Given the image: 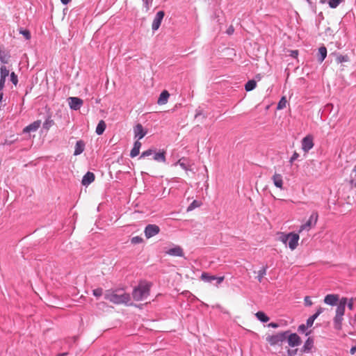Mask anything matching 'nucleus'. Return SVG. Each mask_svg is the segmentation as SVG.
I'll return each instance as SVG.
<instances>
[{
	"mask_svg": "<svg viewBox=\"0 0 356 356\" xmlns=\"http://www.w3.org/2000/svg\"><path fill=\"white\" fill-rule=\"evenodd\" d=\"M122 291V289L106 290L104 293V298L115 305H128L131 300L130 295Z\"/></svg>",
	"mask_w": 356,
	"mask_h": 356,
	"instance_id": "obj_1",
	"label": "nucleus"
},
{
	"mask_svg": "<svg viewBox=\"0 0 356 356\" xmlns=\"http://www.w3.org/2000/svg\"><path fill=\"white\" fill-rule=\"evenodd\" d=\"M152 286V283L141 281L138 284L137 286H136L132 291V297L136 301H142L146 299L150 292V288Z\"/></svg>",
	"mask_w": 356,
	"mask_h": 356,
	"instance_id": "obj_2",
	"label": "nucleus"
},
{
	"mask_svg": "<svg viewBox=\"0 0 356 356\" xmlns=\"http://www.w3.org/2000/svg\"><path fill=\"white\" fill-rule=\"evenodd\" d=\"M299 234L298 233L290 232L289 234H282L280 237V240L284 244L288 243L289 248L293 250H295L298 245L299 241Z\"/></svg>",
	"mask_w": 356,
	"mask_h": 356,
	"instance_id": "obj_3",
	"label": "nucleus"
},
{
	"mask_svg": "<svg viewBox=\"0 0 356 356\" xmlns=\"http://www.w3.org/2000/svg\"><path fill=\"white\" fill-rule=\"evenodd\" d=\"M289 333V331H285L277 333L276 334L268 336L266 337V341L270 346L278 345L286 339Z\"/></svg>",
	"mask_w": 356,
	"mask_h": 356,
	"instance_id": "obj_4",
	"label": "nucleus"
},
{
	"mask_svg": "<svg viewBox=\"0 0 356 356\" xmlns=\"http://www.w3.org/2000/svg\"><path fill=\"white\" fill-rule=\"evenodd\" d=\"M318 214L316 211H314L310 216L308 220L303 225H300L298 233H301L304 231L309 232L312 227H314L316 225L318 221Z\"/></svg>",
	"mask_w": 356,
	"mask_h": 356,
	"instance_id": "obj_5",
	"label": "nucleus"
},
{
	"mask_svg": "<svg viewBox=\"0 0 356 356\" xmlns=\"http://www.w3.org/2000/svg\"><path fill=\"white\" fill-rule=\"evenodd\" d=\"M302 149L307 153L310 149L314 147V137L312 135H307L302 139L301 141Z\"/></svg>",
	"mask_w": 356,
	"mask_h": 356,
	"instance_id": "obj_6",
	"label": "nucleus"
},
{
	"mask_svg": "<svg viewBox=\"0 0 356 356\" xmlns=\"http://www.w3.org/2000/svg\"><path fill=\"white\" fill-rule=\"evenodd\" d=\"M160 232V228L155 224L147 225L144 230L145 236L147 238H149L158 234Z\"/></svg>",
	"mask_w": 356,
	"mask_h": 356,
	"instance_id": "obj_7",
	"label": "nucleus"
},
{
	"mask_svg": "<svg viewBox=\"0 0 356 356\" xmlns=\"http://www.w3.org/2000/svg\"><path fill=\"white\" fill-rule=\"evenodd\" d=\"M69 106L72 110H79L83 104L81 99L75 97H70L67 99Z\"/></svg>",
	"mask_w": 356,
	"mask_h": 356,
	"instance_id": "obj_8",
	"label": "nucleus"
},
{
	"mask_svg": "<svg viewBox=\"0 0 356 356\" xmlns=\"http://www.w3.org/2000/svg\"><path fill=\"white\" fill-rule=\"evenodd\" d=\"M165 13L163 10L159 11L153 20L152 29L153 31H156L161 26V22L164 17Z\"/></svg>",
	"mask_w": 356,
	"mask_h": 356,
	"instance_id": "obj_9",
	"label": "nucleus"
},
{
	"mask_svg": "<svg viewBox=\"0 0 356 356\" xmlns=\"http://www.w3.org/2000/svg\"><path fill=\"white\" fill-rule=\"evenodd\" d=\"M286 339H288L289 345L291 347L298 346L301 343V339L296 333H289Z\"/></svg>",
	"mask_w": 356,
	"mask_h": 356,
	"instance_id": "obj_10",
	"label": "nucleus"
},
{
	"mask_svg": "<svg viewBox=\"0 0 356 356\" xmlns=\"http://www.w3.org/2000/svg\"><path fill=\"white\" fill-rule=\"evenodd\" d=\"M165 254L173 257H184L183 249L179 245H175L173 248H170L165 251Z\"/></svg>",
	"mask_w": 356,
	"mask_h": 356,
	"instance_id": "obj_11",
	"label": "nucleus"
},
{
	"mask_svg": "<svg viewBox=\"0 0 356 356\" xmlns=\"http://www.w3.org/2000/svg\"><path fill=\"white\" fill-rule=\"evenodd\" d=\"M134 137L137 138L138 140H140L147 134V131L144 129L142 124H137L134 127Z\"/></svg>",
	"mask_w": 356,
	"mask_h": 356,
	"instance_id": "obj_12",
	"label": "nucleus"
},
{
	"mask_svg": "<svg viewBox=\"0 0 356 356\" xmlns=\"http://www.w3.org/2000/svg\"><path fill=\"white\" fill-rule=\"evenodd\" d=\"M40 120H36L25 127L23 129V133H31L36 131L40 127Z\"/></svg>",
	"mask_w": 356,
	"mask_h": 356,
	"instance_id": "obj_13",
	"label": "nucleus"
},
{
	"mask_svg": "<svg viewBox=\"0 0 356 356\" xmlns=\"http://www.w3.org/2000/svg\"><path fill=\"white\" fill-rule=\"evenodd\" d=\"M347 300V298H342L339 300L336 309V314L344 315Z\"/></svg>",
	"mask_w": 356,
	"mask_h": 356,
	"instance_id": "obj_14",
	"label": "nucleus"
},
{
	"mask_svg": "<svg viewBox=\"0 0 356 356\" xmlns=\"http://www.w3.org/2000/svg\"><path fill=\"white\" fill-rule=\"evenodd\" d=\"M338 301L339 296L337 294H328L324 298V302L331 306L337 305Z\"/></svg>",
	"mask_w": 356,
	"mask_h": 356,
	"instance_id": "obj_15",
	"label": "nucleus"
},
{
	"mask_svg": "<svg viewBox=\"0 0 356 356\" xmlns=\"http://www.w3.org/2000/svg\"><path fill=\"white\" fill-rule=\"evenodd\" d=\"M95 175L94 173L91 172H88L83 177L81 180V184L83 186H88L95 180Z\"/></svg>",
	"mask_w": 356,
	"mask_h": 356,
	"instance_id": "obj_16",
	"label": "nucleus"
},
{
	"mask_svg": "<svg viewBox=\"0 0 356 356\" xmlns=\"http://www.w3.org/2000/svg\"><path fill=\"white\" fill-rule=\"evenodd\" d=\"M343 320V316L339 314H335L333 319L334 327L337 330H340L342 327V321Z\"/></svg>",
	"mask_w": 356,
	"mask_h": 356,
	"instance_id": "obj_17",
	"label": "nucleus"
},
{
	"mask_svg": "<svg viewBox=\"0 0 356 356\" xmlns=\"http://www.w3.org/2000/svg\"><path fill=\"white\" fill-rule=\"evenodd\" d=\"M170 94L167 90H163L159 95L157 104L159 105L165 104L168 102Z\"/></svg>",
	"mask_w": 356,
	"mask_h": 356,
	"instance_id": "obj_18",
	"label": "nucleus"
},
{
	"mask_svg": "<svg viewBox=\"0 0 356 356\" xmlns=\"http://www.w3.org/2000/svg\"><path fill=\"white\" fill-rule=\"evenodd\" d=\"M272 179L273 181V183L275 186L279 188H282L283 186V180H282V176L280 174L275 173Z\"/></svg>",
	"mask_w": 356,
	"mask_h": 356,
	"instance_id": "obj_19",
	"label": "nucleus"
},
{
	"mask_svg": "<svg viewBox=\"0 0 356 356\" xmlns=\"http://www.w3.org/2000/svg\"><path fill=\"white\" fill-rule=\"evenodd\" d=\"M153 159L158 162L164 163L165 161V152L164 151H160L159 152L154 151Z\"/></svg>",
	"mask_w": 356,
	"mask_h": 356,
	"instance_id": "obj_20",
	"label": "nucleus"
},
{
	"mask_svg": "<svg viewBox=\"0 0 356 356\" xmlns=\"http://www.w3.org/2000/svg\"><path fill=\"white\" fill-rule=\"evenodd\" d=\"M327 56V49L325 47L322 46L318 49V60L319 63H322Z\"/></svg>",
	"mask_w": 356,
	"mask_h": 356,
	"instance_id": "obj_21",
	"label": "nucleus"
},
{
	"mask_svg": "<svg viewBox=\"0 0 356 356\" xmlns=\"http://www.w3.org/2000/svg\"><path fill=\"white\" fill-rule=\"evenodd\" d=\"M84 143L82 140H79L76 143L74 155L77 156L81 154L84 150Z\"/></svg>",
	"mask_w": 356,
	"mask_h": 356,
	"instance_id": "obj_22",
	"label": "nucleus"
},
{
	"mask_svg": "<svg viewBox=\"0 0 356 356\" xmlns=\"http://www.w3.org/2000/svg\"><path fill=\"white\" fill-rule=\"evenodd\" d=\"M314 345V341L312 338L309 337L306 341L305 342L304 346H302V351L305 353H308L311 350Z\"/></svg>",
	"mask_w": 356,
	"mask_h": 356,
	"instance_id": "obj_23",
	"label": "nucleus"
},
{
	"mask_svg": "<svg viewBox=\"0 0 356 356\" xmlns=\"http://www.w3.org/2000/svg\"><path fill=\"white\" fill-rule=\"evenodd\" d=\"M106 125L104 120H100L99 123L97 124V126L96 127L95 132L97 135H102L105 129H106Z\"/></svg>",
	"mask_w": 356,
	"mask_h": 356,
	"instance_id": "obj_24",
	"label": "nucleus"
},
{
	"mask_svg": "<svg viewBox=\"0 0 356 356\" xmlns=\"http://www.w3.org/2000/svg\"><path fill=\"white\" fill-rule=\"evenodd\" d=\"M255 316L262 323H266L269 321V317L263 312H257Z\"/></svg>",
	"mask_w": 356,
	"mask_h": 356,
	"instance_id": "obj_25",
	"label": "nucleus"
},
{
	"mask_svg": "<svg viewBox=\"0 0 356 356\" xmlns=\"http://www.w3.org/2000/svg\"><path fill=\"white\" fill-rule=\"evenodd\" d=\"M257 86V82L254 80H249L245 85V90L248 92L254 90Z\"/></svg>",
	"mask_w": 356,
	"mask_h": 356,
	"instance_id": "obj_26",
	"label": "nucleus"
},
{
	"mask_svg": "<svg viewBox=\"0 0 356 356\" xmlns=\"http://www.w3.org/2000/svg\"><path fill=\"white\" fill-rule=\"evenodd\" d=\"M267 269L268 266H264L258 271V275L257 278L259 282H262L264 277L266 275Z\"/></svg>",
	"mask_w": 356,
	"mask_h": 356,
	"instance_id": "obj_27",
	"label": "nucleus"
},
{
	"mask_svg": "<svg viewBox=\"0 0 356 356\" xmlns=\"http://www.w3.org/2000/svg\"><path fill=\"white\" fill-rule=\"evenodd\" d=\"M216 277L215 275H210L207 273H203L201 275V279L206 282L211 283L213 280H215Z\"/></svg>",
	"mask_w": 356,
	"mask_h": 356,
	"instance_id": "obj_28",
	"label": "nucleus"
},
{
	"mask_svg": "<svg viewBox=\"0 0 356 356\" xmlns=\"http://www.w3.org/2000/svg\"><path fill=\"white\" fill-rule=\"evenodd\" d=\"M0 78L6 79L9 74V70L6 66H1L0 68Z\"/></svg>",
	"mask_w": 356,
	"mask_h": 356,
	"instance_id": "obj_29",
	"label": "nucleus"
},
{
	"mask_svg": "<svg viewBox=\"0 0 356 356\" xmlns=\"http://www.w3.org/2000/svg\"><path fill=\"white\" fill-rule=\"evenodd\" d=\"M177 164L179 165L182 169L185 170H188V164L186 161V159L184 158L180 159L177 163Z\"/></svg>",
	"mask_w": 356,
	"mask_h": 356,
	"instance_id": "obj_30",
	"label": "nucleus"
},
{
	"mask_svg": "<svg viewBox=\"0 0 356 356\" xmlns=\"http://www.w3.org/2000/svg\"><path fill=\"white\" fill-rule=\"evenodd\" d=\"M350 184L352 186H356V165L350 173Z\"/></svg>",
	"mask_w": 356,
	"mask_h": 356,
	"instance_id": "obj_31",
	"label": "nucleus"
},
{
	"mask_svg": "<svg viewBox=\"0 0 356 356\" xmlns=\"http://www.w3.org/2000/svg\"><path fill=\"white\" fill-rule=\"evenodd\" d=\"M286 103H287V101H286V97H282L277 104V108L278 110L283 109L284 108L286 107Z\"/></svg>",
	"mask_w": 356,
	"mask_h": 356,
	"instance_id": "obj_32",
	"label": "nucleus"
},
{
	"mask_svg": "<svg viewBox=\"0 0 356 356\" xmlns=\"http://www.w3.org/2000/svg\"><path fill=\"white\" fill-rule=\"evenodd\" d=\"M200 202L197 200H194L192 202V203L188 206V207L187 208V211H192L194 209L197 208V207H199L200 206Z\"/></svg>",
	"mask_w": 356,
	"mask_h": 356,
	"instance_id": "obj_33",
	"label": "nucleus"
},
{
	"mask_svg": "<svg viewBox=\"0 0 356 356\" xmlns=\"http://www.w3.org/2000/svg\"><path fill=\"white\" fill-rule=\"evenodd\" d=\"M154 149H149L146 151H144L141 155L140 156L139 159H142V158H145V157H147V156H152L154 154Z\"/></svg>",
	"mask_w": 356,
	"mask_h": 356,
	"instance_id": "obj_34",
	"label": "nucleus"
},
{
	"mask_svg": "<svg viewBox=\"0 0 356 356\" xmlns=\"http://www.w3.org/2000/svg\"><path fill=\"white\" fill-rule=\"evenodd\" d=\"M348 60H349V58L347 55H345V56L339 55L337 57V63L348 62Z\"/></svg>",
	"mask_w": 356,
	"mask_h": 356,
	"instance_id": "obj_35",
	"label": "nucleus"
},
{
	"mask_svg": "<svg viewBox=\"0 0 356 356\" xmlns=\"http://www.w3.org/2000/svg\"><path fill=\"white\" fill-rule=\"evenodd\" d=\"M342 1L343 0H330L328 3L330 8H335L342 2Z\"/></svg>",
	"mask_w": 356,
	"mask_h": 356,
	"instance_id": "obj_36",
	"label": "nucleus"
},
{
	"mask_svg": "<svg viewBox=\"0 0 356 356\" xmlns=\"http://www.w3.org/2000/svg\"><path fill=\"white\" fill-rule=\"evenodd\" d=\"M318 317L316 316V315H315L314 314L313 315H312L307 320V326L308 327H312L314 324V321Z\"/></svg>",
	"mask_w": 356,
	"mask_h": 356,
	"instance_id": "obj_37",
	"label": "nucleus"
},
{
	"mask_svg": "<svg viewBox=\"0 0 356 356\" xmlns=\"http://www.w3.org/2000/svg\"><path fill=\"white\" fill-rule=\"evenodd\" d=\"M131 242L132 244H139L143 242V238L140 236H134L131 239Z\"/></svg>",
	"mask_w": 356,
	"mask_h": 356,
	"instance_id": "obj_38",
	"label": "nucleus"
},
{
	"mask_svg": "<svg viewBox=\"0 0 356 356\" xmlns=\"http://www.w3.org/2000/svg\"><path fill=\"white\" fill-rule=\"evenodd\" d=\"M92 294L97 297L99 298L103 294V289L102 288H97L92 291Z\"/></svg>",
	"mask_w": 356,
	"mask_h": 356,
	"instance_id": "obj_39",
	"label": "nucleus"
},
{
	"mask_svg": "<svg viewBox=\"0 0 356 356\" xmlns=\"http://www.w3.org/2000/svg\"><path fill=\"white\" fill-rule=\"evenodd\" d=\"M19 33L26 38V40H29L31 38V33L29 30H20Z\"/></svg>",
	"mask_w": 356,
	"mask_h": 356,
	"instance_id": "obj_40",
	"label": "nucleus"
},
{
	"mask_svg": "<svg viewBox=\"0 0 356 356\" xmlns=\"http://www.w3.org/2000/svg\"><path fill=\"white\" fill-rule=\"evenodd\" d=\"M139 153H140V150L138 149H137L136 147H133V148L130 152V156L131 158H134V157L138 156L139 154Z\"/></svg>",
	"mask_w": 356,
	"mask_h": 356,
	"instance_id": "obj_41",
	"label": "nucleus"
},
{
	"mask_svg": "<svg viewBox=\"0 0 356 356\" xmlns=\"http://www.w3.org/2000/svg\"><path fill=\"white\" fill-rule=\"evenodd\" d=\"M10 81L14 85H17L18 82L17 76L15 74V72H12L10 74Z\"/></svg>",
	"mask_w": 356,
	"mask_h": 356,
	"instance_id": "obj_42",
	"label": "nucleus"
},
{
	"mask_svg": "<svg viewBox=\"0 0 356 356\" xmlns=\"http://www.w3.org/2000/svg\"><path fill=\"white\" fill-rule=\"evenodd\" d=\"M300 155L298 152H294L291 157L290 158L289 162L292 164L296 160L299 158Z\"/></svg>",
	"mask_w": 356,
	"mask_h": 356,
	"instance_id": "obj_43",
	"label": "nucleus"
},
{
	"mask_svg": "<svg viewBox=\"0 0 356 356\" xmlns=\"http://www.w3.org/2000/svg\"><path fill=\"white\" fill-rule=\"evenodd\" d=\"M309 327L308 326H307V324L305 325V324H301L298 326V331L299 332H301V333H304L306 332L307 330V328Z\"/></svg>",
	"mask_w": 356,
	"mask_h": 356,
	"instance_id": "obj_44",
	"label": "nucleus"
},
{
	"mask_svg": "<svg viewBox=\"0 0 356 356\" xmlns=\"http://www.w3.org/2000/svg\"><path fill=\"white\" fill-rule=\"evenodd\" d=\"M53 120H46L43 124V127L45 129H49V128L53 124Z\"/></svg>",
	"mask_w": 356,
	"mask_h": 356,
	"instance_id": "obj_45",
	"label": "nucleus"
},
{
	"mask_svg": "<svg viewBox=\"0 0 356 356\" xmlns=\"http://www.w3.org/2000/svg\"><path fill=\"white\" fill-rule=\"evenodd\" d=\"M304 301H305V306H307V307L312 306L313 304L309 296H306L305 298Z\"/></svg>",
	"mask_w": 356,
	"mask_h": 356,
	"instance_id": "obj_46",
	"label": "nucleus"
},
{
	"mask_svg": "<svg viewBox=\"0 0 356 356\" xmlns=\"http://www.w3.org/2000/svg\"><path fill=\"white\" fill-rule=\"evenodd\" d=\"M0 60L3 63H8V60L5 58V56L3 55V53H2L1 51H0Z\"/></svg>",
	"mask_w": 356,
	"mask_h": 356,
	"instance_id": "obj_47",
	"label": "nucleus"
},
{
	"mask_svg": "<svg viewBox=\"0 0 356 356\" xmlns=\"http://www.w3.org/2000/svg\"><path fill=\"white\" fill-rule=\"evenodd\" d=\"M6 79L0 78V91H1L5 86Z\"/></svg>",
	"mask_w": 356,
	"mask_h": 356,
	"instance_id": "obj_48",
	"label": "nucleus"
},
{
	"mask_svg": "<svg viewBox=\"0 0 356 356\" xmlns=\"http://www.w3.org/2000/svg\"><path fill=\"white\" fill-rule=\"evenodd\" d=\"M348 308L350 310H352L353 309V299L350 300V301L348 302H347V304H346Z\"/></svg>",
	"mask_w": 356,
	"mask_h": 356,
	"instance_id": "obj_49",
	"label": "nucleus"
},
{
	"mask_svg": "<svg viewBox=\"0 0 356 356\" xmlns=\"http://www.w3.org/2000/svg\"><path fill=\"white\" fill-rule=\"evenodd\" d=\"M324 311V309L323 307H318L316 310V313L314 314L318 317Z\"/></svg>",
	"mask_w": 356,
	"mask_h": 356,
	"instance_id": "obj_50",
	"label": "nucleus"
},
{
	"mask_svg": "<svg viewBox=\"0 0 356 356\" xmlns=\"http://www.w3.org/2000/svg\"><path fill=\"white\" fill-rule=\"evenodd\" d=\"M225 277L224 276H222V277H216V280H217V284H220L221 282H223Z\"/></svg>",
	"mask_w": 356,
	"mask_h": 356,
	"instance_id": "obj_51",
	"label": "nucleus"
},
{
	"mask_svg": "<svg viewBox=\"0 0 356 356\" xmlns=\"http://www.w3.org/2000/svg\"><path fill=\"white\" fill-rule=\"evenodd\" d=\"M134 147H136L137 149H138L140 150V147H141V143L139 142L138 140L136 141L134 144Z\"/></svg>",
	"mask_w": 356,
	"mask_h": 356,
	"instance_id": "obj_52",
	"label": "nucleus"
},
{
	"mask_svg": "<svg viewBox=\"0 0 356 356\" xmlns=\"http://www.w3.org/2000/svg\"><path fill=\"white\" fill-rule=\"evenodd\" d=\"M268 327H273V328H277L279 327V325L276 323H270L268 325Z\"/></svg>",
	"mask_w": 356,
	"mask_h": 356,
	"instance_id": "obj_53",
	"label": "nucleus"
},
{
	"mask_svg": "<svg viewBox=\"0 0 356 356\" xmlns=\"http://www.w3.org/2000/svg\"><path fill=\"white\" fill-rule=\"evenodd\" d=\"M350 323L353 327H356V317L350 320Z\"/></svg>",
	"mask_w": 356,
	"mask_h": 356,
	"instance_id": "obj_54",
	"label": "nucleus"
},
{
	"mask_svg": "<svg viewBox=\"0 0 356 356\" xmlns=\"http://www.w3.org/2000/svg\"><path fill=\"white\" fill-rule=\"evenodd\" d=\"M350 354L352 355H354L355 353H356V346H353L350 350Z\"/></svg>",
	"mask_w": 356,
	"mask_h": 356,
	"instance_id": "obj_55",
	"label": "nucleus"
},
{
	"mask_svg": "<svg viewBox=\"0 0 356 356\" xmlns=\"http://www.w3.org/2000/svg\"><path fill=\"white\" fill-rule=\"evenodd\" d=\"M227 33H228L229 35L232 34V33H234V29H233V27H232V26H230V27L227 29Z\"/></svg>",
	"mask_w": 356,
	"mask_h": 356,
	"instance_id": "obj_56",
	"label": "nucleus"
},
{
	"mask_svg": "<svg viewBox=\"0 0 356 356\" xmlns=\"http://www.w3.org/2000/svg\"><path fill=\"white\" fill-rule=\"evenodd\" d=\"M298 51L295 50V51H291V56L293 57H296L298 56Z\"/></svg>",
	"mask_w": 356,
	"mask_h": 356,
	"instance_id": "obj_57",
	"label": "nucleus"
},
{
	"mask_svg": "<svg viewBox=\"0 0 356 356\" xmlns=\"http://www.w3.org/2000/svg\"><path fill=\"white\" fill-rule=\"evenodd\" d=\"M72 0H60L61 3L63 4V5H67V3H69Z\"/></svg>",
	"mask_w": 356,
	"mask_h": 356,
	"instance_id": "obj_58",
	"label": "nucleus"
},
{
	"mask_svg": "<svg viewBox=\"0 0 356 356\" xmlns=\"http://www.w3.org/2000/svg\"><path fill=\"white\" fill-rule=\"evenodd\" d=\"M201 115H202L201 111H196V113H195V118H197Z\"/></svg>",
	"mask_w": 356,
	"mask_h": 356,
	"instance_id": "obj_59",
	"label": "nucleus"
},
{
	"mask_svg": "<svg viewBox=\"0 0 356 356\" xmlns=\"http://www.w3.org/2000/svg\"><path fill=\"white\" fill-rule=\"evenodd\" d=\"M288 353H289V355H291L295 354V353H296V351H292V350H288Z\"/></svg>",
	"mask_w": 356,
	"mask_h": 356,
	"instance_id": "obj_60",
	"label": "nucleus"
},
{
	"mask_svg": "<svg viewBox=\"0 0 356 356\" xmlns=\"http://www.w3.org/2000/svg\"><path fill=\"white\" fill-rule=\"evenodd\" d=\"M143 1L147 6H148V0H143Z\"/></svg>",
	"mask_w": 356,
	"mask_h": 356,
	"instance_id": "obj_61",
	"label": "nucleus"
},
{
	"mask_svg": "<svg viewBox=\"0 0 356 356\" xmlns=\"http://www.w3.org/2000/svg\"><path fill=\"white\" fill-rule=\"evenodd\" d=\"M67 355V353H64L59 354L58 356H65V355Z\"/></svg>",
	"mask_w": 356,
	"mask_h": 356,
	"instance_id": "obj_62",
	"label": "nucleus"
},
{
	"mask_svg": "<svg viewBox=\"0 0 356 356\" xmlns=\"http://www.w3.org/2000/svg\"><path fill=\"white\" fill-rule=\"evenodd\" d=\"M2 99H3V93L1 92L0 93V102L2 101Z\"/></svg>",
	"mask_w": 356,
	"mask_h": 356,
	"instance_id": "obj_63",
	"label": "nucleus"
},
{
	"mask_svg": "<svg viewBox=\"0 0 356 356\" xmlns=\"http://www.w3.org/2000/svg\"><path fill=\"white\" fill-rule=\"evenodd\" d=\"M310 333H311V331H309V332H307L305 333V334H306V336H308L309 334H310Z\"/></svg>",
	"mask_w": 356,
	"mask_h": 356,
	"instance_id": "obj_64",
	"label": "nucleus"
}]
</instances>
